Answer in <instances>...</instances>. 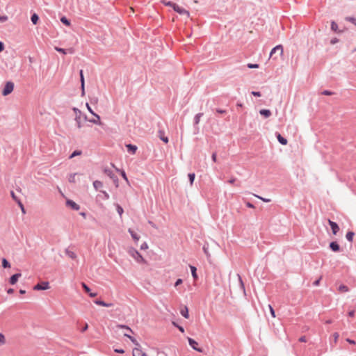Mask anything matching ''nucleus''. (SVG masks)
Masks as SVG:
<instances>
[{
	"label": "nucleus",
	"mask_w": 356,
	"mask_h": 356,
	"mask_svg": "<svg viewBox=\"0 0 356 356\" xmlns=\"http://www.w3.org/2000/svg\"><path fill=\"white\" fill-rule=\"evenodd\" d=\"M95 118L94 119H90V120H88L89 122L93 123V124H99V125H101L102 124V122L100 121V117L98 114L97 113H93L92 114Z\"/></svg>",
	"instance_id": "14"
},
{
	"label": "nucleus",
	"mask_w": 356,
	"mask_h": 356,
	"mask_svg": "<svg viewBox=\"0 0 356 356\" xmlns=\"http://www.w3.org/2000/svg\"><path fill=\"white\" fill-rule=\"evenodd\" d=\"M203 250H204V252L206 254V255L207 256V257H210V254L209 252H208V248L206 246V245H204L203 247Z\"/></svg>",
	"instance_id": "50"
},
{
	"label": "nucleus",
	"mask_w": 356,
	"mask_h": 356,
	"mask_svg": "<svg viewBox=\"0 0 356 356\" xmlns=\"http://www.w3.org/2000/svg\"><path fill=\"white\" fill-rule=\"evenodd\" d=\"M2 266L4 268H10V263L8 261V260L5 258L2 259Z\"/></svg>",
	"instance_id": "29"
},
{
	"label": "nucleus",
	"mask_w": 356,
	"mask_h": 356,
	"mask_svg": "<svg viewBox=\"0 0 356 356\" xmlns=\"http://www.w3.org/2000/svg\"><path fill=\"white\" fill-rule=\"evenodd\" d=\"M65 254L71 259H75L76 258V254L71 251L69 248L65 249Z\"/></svg>",
	"instance_id": "19"
},
{
	"label": "nucleus",
	"mask_w": 356,
	"mask_h": 356,
	"mask_svg": "<svg viewBox=\"0 0 356 356\" xmlns=\"http://www.w3.org/2000/svg\"><path fill=\"white\" fill-rule=\"evenodd\" d=\"M55 49L57 51L60 52L62 54H66V50L65 49H62V48H60V47H55Z\"/></svg>",
	"instance_id": "49"
},
{
	"label": "nucleus",
	"mask_w": 356,
	"mask_h": 356,
	"mask_svg": "<svg viewBox=\"0 0 356 356\" xmlns=\"http://www.w3.org/2000/svg\"><path fill=\"white\" fill-rule=\"evenodd\" d=\"M86 106L87 107V109L88 110V111L92 115L93 113H95L92 109L91 108V107L90 106L89 104L88 103H86Z\"/></svg>",
	"instance_id": "52"
},
{
	"label": "nucleus",
	"mask_w": 356,
	"mask_h": 356,
	"mask_svg": "<svg viewBox=\"0 0 356 356\" xmlns=\"http://www.w3.org/2000/svg\"><path fill=\"white\" fill-rule=\"evenodd\" d=\"M251 93H252V95H254L255 97H260L261 96V92H260L252 91Z\"/></svg>",
	"instance_id": "55"
},
{
	"label": "nucleus",
	"mask_w": 356,
	"mask_h": 356,
	"mask_svg": "<svg viewBox=\"0 0 356 356\" xmlns=\"http://www.w3.org/2000/svg\"><path fill=\"white\" fill-rule=\"evenodd\" d=\"M254 196H255L256 197H257L258 199L262 200L264 202H270V199L264 198V197H261L259 195H255V194H254Z\"/></svg>",
	"instance_id": "41"
},
{
	"label": "nucleus",
	"mask_w": 356,
	"mask_h": 356,
	"mask_svg": "<svg viewBox=\"0 0 356 356\" xmlns=\"http://www.w3.org/2000/svg\"><path fill=\"white\" fill-rule=\"evenodd\" d=\"M148 248V245L145 242L143 243L141 245H140V249L141 250H146Z\"/></svg>",
	"instance_id": "54"
},
{
	"label": "nucleus",
	"mask_w": 356,
	"mask_h": 356,
	"mask_svg": "<svg viewBox=\"0 0 356 356\" xmlns=\"http://www.w3.org/2000/svg\"><path fill=\"white\" fill-rule=\"evenodd\" d=\"M82 154V152L81 150H75L72 152V154L70 156V159H72L76 156H79Z\"/></svg>",
	"instance_id": "31"
},
{
	"label": "nucleus",
	"mask_w": 356,
	"mask_h": 356,
	"mask_svg": "<svg viewBox=\"0 0 356 356\" xmlns=\"http://www.w3.org/2000/svg\"><path fill=\"white\" fill-rule=\"evenodd\" d=\"M121 175L122 176V177L127 181H128V179L127 177V175H126V173L124 172V171H121Z\"/></svg>",
	"instance_id": "58"
},
{
	"label": "nucleus",
	"mask_w": 356,
	"mask_h": 356,
	"mask_svg": "<svg viewBox=\"0 0 356 356\" xmlns=\"http://www.w3.org/2000/svg\"><path fill=\"white\" fill-rule=\"evenodd\" d=\"M81 286L86 293H89L90 292V289L84 282L81 283Z\"/></svg>",
	"instance_id": "42"
},
{
	"label": "nucleus",
	"mask_w": 356,
	"mask_h": 356,
	"mask_svg": "<svg viewBox=\"0 0 356 356\" xmlns=\"http://www.w3.org/2000/svg\"><path fill=\"white\" fill-rule=\"evenodd\" d=\"M31 19L33 24H36L38 22L39 17L37 14L34 13L32 15Z\"/></svg>",
	"instance_id": "28"
},
{
	"label": "nucleus",
	"mask_w": 356,
	"mask_h": 356,
	"mask_svg": "<svg viewBox=\"0 0 356 356\" xmlns=\"http://www.w3.org/2000/svg\"><path fill=\"white\" fill-rule=\"evenodd\" d=\"M188 341L189 345L193 348V349H194L195 350H196V351H197L199 353H202L203 352V349L202 348L197 347V342L195 341L194 339L188 337Z\"/></svg>",
	"instance_id": "7"
},
{
	"label": "nucleus",
	"mask_w": 356,
	"mask_h": 356,
	"mask_svg": "<svg viewBox=\"0 0 356 356\" xmlns=\"http://www.w3.org/2000/svg\"><path fill=\"white\" fill-rule=\"evenodd\" d=\"M330 248L334 252H338L340 249L339 245L337 242H331L330 244Z\"/></svg>",
	"instance_id": "18"
},
{
	"label": "nucleus",
	"mask_w": 356,
	"mask_h": 356,
	"mask_svg": "<svg viewBox=\"0 0 356 356\" xmlns=\"http://www.w3.org/2000/svg\"><path fill=\"white\" fill-rule=\"evenodd\" d=\"M80 81H81V96L85 95V80L83 74V70H80Z\"/></svg>",
	"instance_id": "9"
},
{
	"label": "nucleus",
	"mask_w": 356,
	"mask_h": 356,
	"mask_svg": "<svg viewBox=\"0 0 356 356\" xmlns=\"http://www.w3.org/2000/svg\"><path fill=\"white\" fill-rule=\"evenodd\" d=\"M77 175V173L71 174L69 176L68 181L71 183H74L76 181L75 177Z\"/></svg>",
	"instance_id": "32"
},
{
	"label": "nucleus",
	"mask_w": 356,
	"mask_h": 356,
	"mask_svg": "<svg viewBox=\"0 0 356 356\" xmlns=\"http://www.w3.org/2000/svg\"><path fill=\"white\" fill-rule=\"evenodd\" d=\"M17 204H19V207L21 208V210H22V213H26L25 209L24 207L23 204L21 202V201L20 200H17Z\"/></svg>",
	"instance_id": "46"
},
{
	"label": "nucleus",
	"mask_w": 356,
	"mask_h": 356,
	"mask_svg": "<svg viewBox=\"0 0 356 356\" xmlns=\"http://www.w3.org/2000/svg\"><path fill=\"white\" fill-rule=\"evenodd\" d=\"M88 328V323H85L84 326L83 327V328L81 329V332H85L86 330H87V329Z\"/></svg>",
	"instance_id": "59"
},
{
	"label": "nucleus",
	"mask_w": 356,
	"mask_h": 356,
	"mask_svg": "<svg viewBox=\"0 0 356 356\" xmlns=\"http://www.w3.org/2000/svg\"><path fill=\"white\" fill-rule=\"evenodd\" d=\"M346 20L352 22L353 24H354L356 26V19L355 18L351 17H346Z\"/></svg>",
	"instance_id": "43"
},
{
	"label": "nucleus",
	"mask_w": 356,
	"mask_h": 356,
	"mask_svg": "<svg viewBox=\"0 0 356 356\" xmlns=\"http://www.w3.org/2000/svg\"><path fill=\"white\" fill-rule=\"evenodd\" d=\"M118 327H120V328H122V329H126L127 330L129 331L130 332H133V330L129 327H128L127 325H118Z\"/></svg>",
	"instance_id": "39"
},
{
	"label": "nucleus",
	"mask_w": 356,
	"mask_h": 356,
	"mask_svg": "<svg viewBox=\"0 0 356 356\" xmlns=\"http://www.w3.org/2000/svg\"><path fill=\"white\" fill-rule=\"evenodd\" d=\"M6 343V338L4 335L0 333V346Z\"/></svg>",
	"instance_id": "35"
},
{
	"label": "nucleus",
	"mask_w": 356,
	"mask_h": 356,
	"mask_svg": "<svg viewBox=\"0 0 356 356\" xmlns=\"http://www.w3.org/2000/svg\"><path fill=\"white\" fill-rule=\"evenodd\" d=\"M203 115L202 113H199L194 117V125L196 126L199 124L201 117Z\"/></svg>",
	"instance_id": "20"
},
{
	"label": "nucleus",
	"mask_w": 356,
	"mask_h": 356,
	"mask_svg": "<svg viewBox=\"0 0 356 356\" xmlns=\"http://www.w3.org/2000/svg\"><path fill=\"white\" fill-rule=\"evenodd\" d=\"M195 174L194 173H189L188 174V178H189V180H190V183H191V185L193 184V181H194V179H195Z\"/></svg>",
	"instance_id": "38"
},
{
	"label": "nucleus",
	"mask_w": 356,
	"mask_h": 356,
	"mask_svg": "<svg viewBox=\"0 0 356 356\" xmlns=\"http://www.w3.org/2000/svg\"><path fill=\"white\" fill-rule=\"evenodd\" d=\"M283 54V47L281 44L275 47L270 53V58L276 60L278 56H282Z\"/></svg>",
	"instance_id": "1"
},
{
	"label": "nucleus",
	"mask_w": 356,
	"mask_h": 356,
	"mask_svg": "<svg viewBox=\"0 0 356 356\" xmlns=\"http://www.w3.org/2000/svg\"><path fill=\"white\" fill-rule=\"evenodd\" d=\"M346 341L350 344H355V341L354 340L347 339Z\"/></svg>",
	"instance_id": "64"
},
{
	"label": "nucleus",
	"mask_w": 356,
	"mask_h": 356,
	"mask_svg": "<svg viewBox=\"0 0 356 356\" xmlns=\"http://www.w3.org/2000/svg\"><path fill=\"white\" fill-rule=\"evenodd\" d=\"M73 111L75 113V121L76 122L77 127L79 129H81L82 127V123H81V119L82 113L77 108H73Z\"/></svg>",
	"instance_id": "3"
},
{
	"label": "nucleus",
	"mask_w": 356,
	"mask_h": 356,
	"mask_svg": "<svg viewBox=\"0 0 356 356\" xmlns=\"http://www.w3.org/2000/svg\"><path fill=\"white\" fill-rule=\"evenodd\" d=\"M104 173L108 176L115 183L116 187L118 186V177L113 173V172L110 170V169H108V168H105L104 170Z\"/></svg>",
	"instance_id": "5"
},
{
	"label": "nucleus",
	"mask_w": 356,
	"mask_h": 356,
	"mask_svg": "<svg viewBox=\"0 0 356 356\" xmlns=\"http://www.w3.org/2000/svg\"><path fill=\"white\" fill-rule=\"evenodd\" d=\"M22 276L21 273H16L13 275L9 280V282L10 284L14 285L18 281V279Z\"/></svg>",
	"instance_id": "12"
},
{
	"label": "nucleus",
	"mask_w": 356,
	"mask_h": 356,
	"mask_svg": "<svg viewBox=\"0 0 356 356\" xmlns=\"http://www.w3.org/2000/svg\"><path fill=\"white\" fill-rule=\"evenodd\" d=\"M259 113L266 118H268L271 115V112L268 109H261L259 111Z\"/></svg>",
	"instance_id": "16"
},
{
	"label": "nucleus",
	"mask_w": 356,
	"mask_h": 356,
	"mask_svg": "<svg viewBox=\"0 0 356 356\" xmlns=\"http://www.w3.org/2000/svg\"><path fill=\"white\" fill-rule=\"evenodd\" d=\"M174 10L180 15H185L186 16V17H188V18L190 16L189 12L188 10L179 7L178 5H176L175 6Z\"/></svg>",
	"instance_id": "8"
},
{
	"label": "nucleus",
	"mask_w": 356,
	"mask_h": 356,
	"mask_svg": "<svg viewBox=\"0 0 356 356\" xmlns=\"http://www.w3.org/2000/svg\"><path fill=\"white\" fill-rule=\"evenodd\" d=\"M159 138L161 140H163L164 143H168V138L163 136V131H159Z\"/></svg>",
	"instance_id": "25"
},
{
	"label": "nucleus",
	"mask_w": 356,
	"mask_h": 356,
	"mask_svg": "<svg viewBox=\"0 0 356 356\" xmlns=\"http://www.w3.org/2000/svg\"><path fill=\"white\" fill-rule=\"evenodd\" d=\"M276 136H277V138L278 140V141L282 144V145H286L287 143H288V140L286 138H284L283 136H281L280 134L279 133H277L276 134Z\"/></svg>",
	"instance_id": "15"
},
{
	"label": "nucleus",
	"mask_w": 356,
	"mask_h": 356,
	"mask_svg": "<svg viewBox=\"0 0 356 356\" xmlns=\"http://www.w3.org/2000/svg\"><path fill=\"white\" fill-rule=\"evenodd\" d=\"M116 209H117L118 213L121 216L122 214L123 213V211H124L122 207L121 206H120L119 204H117L116 205Z\"/></svg>",
	"instance_id": "40"
},
{
	"label": "nucleus",
	"mask_w": 356,
	"mask_h": 356,
	"mask_svg": "<svg viewBox=\"0 0 356 356\" xmlns=\"http://www.w3.org/2000/svg\"><path fill=\"white\" fill-rule=\"evenodd\" d=\"M181 314L186 318H188V309L187 307H185L184 309L181 310Z\"/></svg>",
	"instance_id": "27"
},
{
	"label": "nucleus",
	"mask_w": 356,
	"mask_h": 356,
	"mask_svg": "<svg viewBox=\"0 0 356 356\" xmlns=\"http://www.w3.org/2000/svg\"><path fill=\"white\" fill-rule=\"evenodd\" d=\"M354 235H355L354 232H348L346 234V238H347V240H348V241H350V242H351V241H353V236H354Z\"/></svg>",
	"instance_id": "30"
},
{
	"label": "nucleus",
	"mask_w": 356,
	"mask_h": 356,
	"mask_svg": "<svg viewBox=\"0 0 356 356\" xmlns=\"http://www.w3.org/2000/svg\"><path fill=\"white\" fill-rule=\"evenodd\" d=\"M331 29L334 31H337L338 29V25L336 22H332L331 23Z\"/></svg>",
	"instance_id": "37"
},
{
	"label": "nucleus",
	"mask_w": 356,
	"mask_h": 356,
	"mask_svg": "<svg viewBox=\"0 0 356 356\" xmlns=\"http://www.w3.org/2000/svg\"><path fill=\"white\" fill-rule=\"evenodd\" d=\"M50 288L49 283L48 282H43L42 283H39L33 286V290L40 291V290H47Z\"/></svg>",
	"instance_id": "6"
},
{
	"label": "nucleus",
	"mask_w": 356,
	"mask_h": 356,
	"mask_svg": "<svg viewBox=\"0 0 356 356\" xmlns=\"http://www.w3.org/2000/svg\"><path fill=\"white\" fill-rule=\"evenodd\" d=\"M114 351L118 353H124V350L123 349H115Z\"/></svg>",
	"instance_id": "62"
},
{
	"label": "nucleus",
	"mask_w": 356,
	"mask_h": 356,
	"mask_svg": "<svg viewBox=\"0 0 356 356\" xmlns=\"http://www.w3.org/2000/svg\"><path fill=\"white\" fill-rule=\"evenodd\" d=\"M8 20V17L6 15L0 16V22H4Z\"/></svg>",
	"instance_id": "51"
},
{
	"label": "nucleus",
	"mask_w": 356,
	"mask_h": 356,
	"mask_svg": "<svg viewBox=\"0 0 356 356\" xmlns=\"http://www.w3.org/2000/svg\"><path fill=\"white\" fill-rule=\"evenodd\" d=\"M338 290L341 293H345V292H348L349 291V289H348V287L347 286H346L344 284H341L339 286Z\"/></svg>",
	"instance_id": "24"
},
{
	"label": "nucleus",
	"mask_w": 356,
	"mask_h": 356,
	"mask_svg": "<svg viewBox=\"0 0 356 356\" xmlns=\"http://www.w3.org/2000/svg\"><path fill=\"white\" fill-rule=\"evenodd\" d=\"M268 309L270 310V312L273 318H275V311H274L273 308L272 307V306L270 305H268Z\"/></svg>",
	"instance_id": "45"
},
{
	"label": "nucleus",
	"mask_w": 356,
	"mask_h": 356,
	"mask_svg": "<svg viewBox=\"0 0 356 356\" xmlns=\"http://www.w3.org/2000/svg\"><path fill=\"white\" fill-rule=\"evenodd\" d=\"M126 147L127 148L128 152H131L133 154H135L137 150V147L131 144H127L126 145Z\"/></svg>",
	"instance_id": "17"
},
{
	"label": "nucleus",
	"mask_w": 356,
	"mask_h": 356,
	"mask_svg": "<svg viewBox=\"0 0 356 356\" xmlns=\"http://www.w3.org/2000/svg\"><path fill=\"white\" fill-rule=\"evenodd\" d=\"M93 186L96 190H98L103 186V183L100 181L96 180L93 182Z\"/></svg>",
	"instance_id": "23"
},
{
	"label": "nucleus",
	"mask_w": 356,
	"mask_h": 356,
	"mask_svg": "<svg viewBox=\"0 0 356 356\" xmlns=\"http://www.w3.org/2000/svg\"><path fill=\"white\" fill-rule=\"evenodd\" d=\"M94 302L97 305H100V306H103V307H105V305H106V302L101 300H95Z\"/></svg>",
	"instance_id": "36"
},
{
	"label": "nucleus",
	"mask_w": 356,
	"mask_h": 356,
	"mask_svg": "<svg viewBox=\"0 0 356 356\" xmlns=\"http://www.w3.org/2000/svg\"><path fill=\"white\" fill-rule=\"evenodd\" d=\"M162 3H163L165 6H170V7H172L173 10L175 9V6L177 5L176 3H172L171 1H163Z\"/></svg>",
	"instance_id": "33"
},
{
	"label": "nucleus",
	"mask_w": 356,
	"mask_h": 356,
	"mask_svg": "<svg viewBox=\"0 0 356 356\" xmlns=\"http://www.w3.org/2000/svg\"><path fill=\"white\" fill-rule=\"evenodd\" d=\"M66 205L71 207L74 211H78L80 209L79 205L71 200H67L66 201Z\"/></svg>",
	"instance_id": "10"
},
{
	"label": "nucleus",
	"mask_w": 356,
	"mask_h": 356,
	"mask_svg": "<svg viewBox=\"0 0 356 356\" xmlns=\"http://www.w3.org/2000/svg\"><path fill=\"white\" fill-rule=\"evenodd\" d=\"M11 196L13 198V200H15L17 202V200H19L17 197L16 195H15L14 192L13 191H11Z\"/></svg>",
	"instance_id": "57"
},
{
	"label": "nucleus",
	"mask_w": 356,
	"mask_h": 356,
	"mask_svg": "<svg viewBox=\"0 0 356 356\" xmlns=\"http://www.w3.org/2000/svg\"><path fill=\"white\" fill-rule=\"evenodd\" d=\"M332 337H333V339H334V343H337V341H338V339H339V333H337V332H334V333L333 334Z\"/></svg>",
	"instance_id": "44"
},
{
	"label": "nucleus",
	"mask_w": 356,
	"mask_h": 356,
	"mask_svg": "<svg viewBox=\"0 0 356 356\" xmlns=\"http://www.w3.org/2000/svg\"><path fill=\"white\" fill-rule=\"evenodd\" d=\"M14 89V83L11 81L6 82L4 88L2 91V95L3 96H7L10 94Z\"/></svg>",
	"instance_id": "4"
},
{
	"label": "nucleus",
	"mask_w": 356,
	"mask_h": 356,
	"mask_svg": "<svg viewBox=\"0 0 356 356\" xmlns=\"http://www.w3.org/2000/svg\"><path fill=\"white\" fill-rule=\"evenodd\" d=\"M128 253L131 255L137 262L144 263L145 259L142 255L134 248H130L128 250Z\"/></svg>",
	"instance_id": "2"
},
{
	"label": "nucleus",
	"mask_w": 356,
	"mask_h": 356,
	"mask_svg": "<svg viewBox=\"0 0 356 356\" xmlns=\"http://www.w3.org/2000/svg\"><path fill=\"white\" fill-rule=\"evenodd\" d=\"M190 268L191 270V274H192L193 277L194 278V280H197L198 278L197 272H196L197 268L193 266H190Z\"/></svg>",
	"instance_id": "21"
},
{
	"label": "nucleus",
	"mask_w": 356,
	"mask_h": 356,
	"mask_svg": "<svg viewBox=\"0 0 356 356\" xmlns=\"http://www.w3.org/2000/svg\"><path fill=\"white\" fill-rule=\"evenodd\" d=\"M133 356H148L145 353L143 352L139 348L133 349Z\"/></svg>",
	"instance_id": "13"
},
{
	"label": "nucleus",
	"mask_w": 356,
	"mask_h": 356,
	"mask_svg": "<svg viewBox=\"0 0 356 356\" xmlns=\"http://www.w3.org/2000/svg\"><path fill=\"white\" fill-rule=\"evenodd\" d=\"M236 277L238 278V284H239V286H240V288L241 289L245 292V287H244V284H243V282L242 281V279H241V277L240 276V275L237 274L236 275Z\"/></svg>",
	"instance_id": "26"
},
{
	"label": "nucleus",
	"mask_w": 356,
	"mask_h": 356,
	"mask_svg": "<svg viewBox=\"0 0 356 356\" xmlns=\"http://www.w3.org/2000/svg\"><path fill=\"white\" fill-rule=\"evenodd\" d=\"M328 222H329V224H330V225L331 227L332 233L334 234H337V233L339 230V227L338 225L336 222H333V221H332L330 220H328Z\"/></svg>",
	"instance_id": "11"
},
{
	"label": "nucleus",
	"mask_w": 356,
	"mask_h": 356,
	"mask_svg": "<svg viewBox=\"0 0 356 356\" xmlns=\"http://www.w3.org/2000/svg\"><path fill=\"white\" fill-rule=\"evenodd\" d=\"M60 21L63 24L67 25V26H70V21L65 17H62L60 18Z\"/></svg>",
	"instance_id": "34"
},
{
	"label": "nucleus",
	"mask_w": 356,
	"mask_h": 356,
	"mask_svg": "<svg viewBox=\"0 0 356 356\" xmlns=\"http://www.w3.org/2000/svg\"><path fill=\"white\" fill-rule=\"evenodd\" d=\"M183 282V280L181 279H178L177 280L175 284V286L177 287L179 285H180L181 284H182Z\"/></svg>",
	"instance_id": "53"
},
{
	"label": "nucleus",
	"mask_w": 356,
	"mask_h": 356,
	"mask_svg": "<svg viewBox=\"0 0 356 356\" xmlns=\"http://www.w3.org/2000/svg\"><path fill=\"white\" fill-rule=\"evenodd\" d=\"M211 159H212L213 161H214V162L216 161V152L212 154Z\"/></svg>",
	"instance_id": "60"
},
{
	"label": "nucleus",
	"mask_w": 356,
	"mask_h": 356,
	"mask_svg": "<svg viewBox=\"0 0 356 356\" xmlns=\"http://www.w3.org/2000/svg\"><path fill=\"white\" fill-rule=\"evenodd\" d=\"M101 192L104 194V196L105 199H106V200L109 199V195H108V193H106L104 191H102Z\"/></svg>",
	"instance_id": "56"
},
{
	"label": "nucleus",
	"mask_w": 356,
	"mask_h": 356,
	"mask_svg": "<svg viewBox=\"0 0 356 356\" xmlns=\"http://www.w3.org/2000/svg\"><path fill=\"white\" fill-rule=\"evenodd\" d=\"M248 67L250 68V69H256V68L259 67V65L249 63V64H248Z\"/></svg>",
	"instance_id": "47"
},
{
	"label": "nucleus",
	"mask_w": 356,
	"mask_h": 356,
	"mask_svg": "<svg viewBox=\"0 0 356 356\" xmlns=\"http://www.w3.org/2000/svg\"><path fill=\"white\" fill-rule=\"evenodd\" d=\"M128 231L134 241H138L139 240L140 236H138V234H136L131 229H129Z\"/></svg>",
	"instance_id": "22"
},
{
	"label": "nucleus",
	"mask_w": 356,
	"mask_h": 356,
	"mask_svg": "<svg viewBox=\"0 0 356 356\" xmlns=\"http://www.w3.org/2000/svg\"><path fill=\"white\" fill-rule=\"evenodd\" d=\"M131 342H133L136 346L140 347V344L138 343V341L131 336L129 338Z\"/></svg>",
	"instance_id": "48"
},
{
	"label": "nucleus",
	"mask_w": 356,
	"mask_h": 356,
	"mask_svg": "<svg viewBox=\"0 0 356 356\" xmlns=\"http://www.w3.org/2000/svg\"><path fill=\"white\" fill-rule=\"evenodd\" d=\"M90 101H91L92 104H96L98 102V99L97 97H94V98L91 99Z\"/></svg>",
	"instance_id": "61"
},
{
	"label": "nucleus",
	"mask_w": 356,
	"mask_h": 356,
	"mask_svg": "<svg viewBox=\"0 0 356 356\" xmlns=\"http://www.w3.org/2000/svg\"><path fill=\"white\" fill-rule=\"evenodd\" d=\"M246 206L248 207H249V208H254V206L252 203H250L249 202L246 203Z\"/></svg>",
	"instance_id": "63"
}]
</instances>
